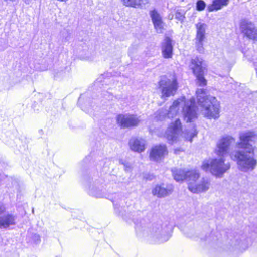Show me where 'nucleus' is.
Masks as SVG:
<instances>
[{
    "label": "nucleus",
    "mask_w": 257,
    "mask_h": 257,
    "mask_svg": "<svg viewBox=\"0 0 257 257\" xmlns=\"http://www.w3.org/2000/svg\"><path fill=\"white\" fill-rule=\"evenodd\" d=\"M229 0H213L212 4L207 7L209 12L218 11L228 5Z\"/></svg>",
    "instance_id": "19"
},
{
    "label": "nucleus",
    "mask_w": 257,
    "mask_h": 257,
    "mask_svg": "<svg viewBox=\"0 0 257 257\" xmlns=\"http://www.w3.org/2000/svg\"><path fill=\"white\" fill-rule=\"evenodd\" d=\"M173 190L172 185H167L166 187H165L164 184L157 185L152 190V193L158 197H164L170 195L172 193Z\"/></svg>",
    "instance_id": "17"
},
{
    "label": "nucleus",
    "mask_w": 257,
    "mask_h": 257,
    "mask_svg": "<svg viewBox=\"0 0 257 257\" xmlns=\"http://www.w3.org/2000/svg\"><path fill=\"white\" fill-rule=\"evenodd\" d=\"M41 242L40 237L39 235L35 234L33 235V244H38Z\"/></svg>",
    "instance_id": "29"
},
{
    "label": "nucleus",
    "mask_w": 257,
    "mask_h": 257,
    "mask_svg": "<svg viewBox=\"0 0 257 257\" xmlns=\"http://www.w3.org/2000/svg\"><path fill=\"white\" fill-rule=\"evenodd\" d=\"M122 4L134 8H141L148 3V0H121Z\"/></svg>",
    "instance_id": "21"
},
{
    "label": "nucleus",
    "mask_w": 257,
    "mask_h": 257,
    "mask_svg": "<svg viewBox=\"0 0 257 257\" xmlns=\"http://www.w3.org/2000/svg\"><path fill=\"white\" fill-rule=\"evenodd\" d=\"M192 178L188 183L189 190L193 193H201L207 192L210 188L211 183L208 178L203 177L200 180V173L198 170L192 173Z\"/></svg>",
    "instance_id": "6"
},
{
    "label": "nucleus",
    "mask_w": 257,
    "mask_h": 257,
    "mask_svg": "<svg viewBox=\"0 0 257 257\" xmlns=\"http://www.w3.org/2000/svg\"><path fill=\"white\" fill-rule=\"evenodd\" d=\"M198 104L201 114L208 119H217L220 116V102L213 96H207L204 89H197L196 92Z\"/></svg>",
    "instance_id": "3"
},
{
    "label": "nucleus",
    "mask_w": 257,
    "mask_h": 257,
    "mask_svg": "<svg viewBox=\"0 0 257 257\" xmlns=\"http://www.w3.org/2000/svg\"><path fill=\"white\" fill-rule=\"evenodd\" d=\"M5 211L4 206L0 203V228H7L15 223V216L8 213H4Z\"/></svg>",
    "instance_id": "13"
},
{
    "label": "nucleus",
    "mask_w": 257,
    "mask_h": 257,
    "mask_svg": "<svg viewBox=\"0 0 257 257\" xmlns=\"http://www.w3.org/2000/svg\"><path fill=\"white\" fill-rule=\"evenodd\" d=\"M218 158L204 160L201 166L202 169L217 177H222L223 175L230 168V163L226 161L224 156Z\"/></svg>",
    "instance_id": "4"
},
{
    "label": "nucleus",
    "mask_w": 257,
    "mask_h": 257,
    "mask_svg": "<svg viewBox=\"0 0 257 257\" xmlns=\"http://www.w3.org/2000/svg\"><path fill=\"white\" fill-rule=\"evenodd\" d=\"M117 122L122 128H132L139 124L141 119L135 114H119L117 117Z\"/></svg>",
    "instance_id": "9"
},
{
    "label": "nucleus",
    "mask_w": 257,
    "mask_h": 257,
    "mask_svg": "<svg viewBox=\"0 0 257 257\" xmlns=\"http://www.w3.org/2000/svg\"><path fill=\"white\" fill-rule=\"evenodd\" d=\"M196 45L197 51L202 53L204 52V48L203 47V42L205 39V35L204 33H197L196 37Z\"/></svg>",
    "instance_id": "23"
},
{
    "label": "nucleus",
    "mask_w": 257,
    "mask_h": 257,
    "mask_svg": "<svg viewBox=\"0 0 257 257\" xmlns=\"http://www.w3.org/2000/svg\"><path fill=\"white\" fill-rule=\"evenodd\" d=\"M56 257H60V256H56Z\"/></svg>",
    "instance_id": "33"
},
{
    "label": "nucleus",
    "mask_w": 257,
    "mask_h": 257,
    "mask_svg": "<svg viewBox=\"0 0 257 257\" xmlns=\"http://www.w3.org/2000/svg\"><path fill=\"white\" fill-rule=\"evenodd\" d=\"M206 7V3L203 0H198L196 3V9L201 11L203 10Z\"/></svg>",
    "instance_id": "26"
},
{
    "label": "nucleus",
    "mask_w": 257,
    "mask_h": 257,
    "mask_svg": "<svg viewBox=\"0 0 257 257\" xmlns=\"http://www.w3.org/2000/svg\"><path fill=\"white\" fill-rule=\"evenodd\" d=\"M245 36L250 39L257 41V33H245Z\"/></svg>",
    "instance_id": "27"
},
{
    "label": "nucleus",
    "mask_w": 257,
    "mask_h": 257,
    "mask_svg": "<svg viewBox=\"0 0 257 257\" xmlns=\"http://www.w3.org/2000/svg\"><path fill=\"white\" fill-rule=\"evenodd\" d=\"M129 146L131 150L141 153L146 148V142L141 138H132L129 141Z\"/></svg>",
    "instance_id": "16"
},
{
    "label": "nucleus",
    "mask_w": 257,
    "mask_h": 257,
    "mask_svg": "<svg viewBox=\"0 0 257 257\" xmlns=\"http://www.w3.org/2000/svg\"><path fill=\"white\" fill-rule=\"evenodd\" d=\"M175 18L179 20V21H182L183 20L184 16L183 13L177 11L175 14Z\"/></svg>",
    "instance_id": "28"
},
{
    "label": "nucleus",
    "mask_w": 257,
    "mask_h": 257,
    "mask_svg": "<svg viewBox=\"0 0 257 257\" xmlns=\"http://www.w3.org/2000/svg\"><path fill=\"white\" fill-rule=\"evenodd\" d=\"M194 171H196V170H186L185 169L174 168L172 169V172L174 178L176 181H183L186 180L189 183L191 178H192V174H190L191 172L192 173Z\"/></svg>",
    "instance_id": "15"
},
{
    "label": "nucleus",
    "mask_w": 257,
    "mask_h": 257,
    "mask_svg": "<svg viewBox=\"0 0 257 257\" xmlns=\"http://www.w3.org/2000/svg\"><path fill=\"white\" fill-rule=\"evenodd\" d=\"M181 113H183L185 120L187 122L191 121L197 117L195 101L194 98L186 100L184 96H181L174 100L170 106L168 111L161 109L154 114V119L163 120L166 117L173 118Z\"/></svg>",
    "instance_id": "2"
},
{
    "label": "nucleus",
    "mask_w": 257,
    "mask_h": 257,
    "mask_svg": "<svg viewBox=\"0 0 257 257\" xmlns=\"http://www.w3.org/2000/svg\"><path fill=\"white\" fill-rule=\"evenodd\" d=\"M109 190L108 185L103 184L101 181L95 182L94 186H90L89 193L97 198H102L105 196L107 191Z\"/></svg>",
    "instance_id": "14"
},
{
    "label": "nucleus",
    "mask_w": 257,
    "mask_h": 257,
    "mask_svg": "<svg viewBox=\"0 0 257 257\" xmlns=\"http://www.w3.org/2000/svg\"><path fill=\"white\" fill-rule=\"evenodd\" d=\"M197 132L196 128L192 126L189 130H186L183 132V137L188 141H192V138L197 135Z\"/></svg>",
    "instance_id": "24"
},
{
    "label": "nucleus",
    "mask_w": 257,
    "mask_h": 257,
    "mask_svg": "<svg viewBox=\"0 0 257 257\" xmlns=\"http://www.w3.org/2000/svg\"><path fill=\"white\" fill-rule=\"evenodd\" d=\"M182 131V125L180 120L177 118L174 122H172L169 125L165 137L170 142H173L178 139Z\"/></svg>",
    "instance_id": "11"
},
{
    "label": "nucleus",
    "mask_w": 257,
    "mask_h": 257,
    "mask_svg": "<svg viewBox=\"0 0 257 257\" xmlns=\"http://www.w3.org/2000/svg\"><path fill=\"white\" fill-rule=\"evenodd\" d=\"M161 97L167 99L174 96L179 88V83L176 75L162 77L159 82Z\"/></svg>",
    "instance_id": "5"
},
{
    "label": "nucleus",
    "mask_w": 257,
    "mask_h": 257,
    "mask_svg": "<svg viewBox=\"0 0 257 257\" xmlns=\"http://www.w3.org/2000/svg\"><path fill=\"white\" fill-rule=\"evenodd\" d=\"M190 67L196 77L197 84L199 86L206 85L207 81L204 77L206 65L203 60L197 57L192 59Z\"/></svg>",
    "instance_id": "8"
},
{
    "label": "nucleus",
    "mask_w": 257,
    "mask_h": 257,
    "mask_svg": "<svg viewBox=\"0 0 257 257\" xmlns=\"http://www.w3.org/2000/svg\"><path fill=\"white\" fill-rule=\"evenodd\" d=\"M168 154V150L165 145H156L153 147L150 153L151 161L160 162Z\"/></svg>",
    "instance_id": "12"
},
{
    "label": "nucleus",
    "mask_w": 257,
    "mask_h": 257,
    "mask_svg": "<svg viewBox=\"0 0 257 257\" xmlns=\"http://www.w3.org/2000/svg\"><path fill=\"white\" fill-rule=\"evenodd\" d=\"M235 143V139L230 136H224L217 142L216 153L218 156L226 155L231 145Z\"/></svg>",
    "instance_id": "10"
},
{
    "label": "nucleus",
    "mask_w": 257,
    "mask_h": 257,
    "mask_svg": "<svg viewBox=\"0 0 257 257\" xmlns=\"http://www.w3.org/2000/svg\"><path fill=\"white\" fill-rule=\"evenodd\" d=\"M151 17L155 28L156 29H161L163 26L162 18L160 15L155 10L151 12Z\"/></svg>",
    "instance_id": "22"
},
{
    "label": "nucleus",
    "mask_w": 257,
    "mask_h": 257,
    "mask_svg": "<svg viewBox=\"0 0 257 257\" xmlns=\"http://www.w3.org/2000/svg\"><path fill=\"white\" fill-rule=\"evenodd\" d=\"M239 141L236 146L239 150L232 152L230 157L236 162L238 168L243 172L253 171L257 165V160L255 158L256 147L254 143L257 140V133L247 131L241 132L239 136Z\"/></svg>",
    "instance_id": "1"
},
{
    "label": "nucleus",
    "mask_w": 257,
    "mask_h": 257,
    "mask_svg": "<svg viewBox=\"0 0 257 257\" xmlns=\"http://www.w3.org/2000/svg\"><path fill=\"white\" fill-rule=\"evenodd\" d=\"M240 29L241 32H255L256 31L254 24L247 20H243L241 21Z\"/></svg>",
    "instance_id": "20"
},
{
    "label": "nucleus",
    "mask_w": 257,
    "mask_h": 257,
    "mask_svg": "<svg viewBox=\"0 0 257 257\" xmlns=\"http://www.w3.org/2000/svg\"><path fill=\"white\" fill-rule=\"evenodd\" d=\"M124 165L125 167V170L128 171L131 169V165L129 163H126L124 164Z\"/></svg>",
    "instance_id": "31"
},
{
    "label": "nucleus",
    "mask_w": 257,
    "mask_h": 257,
    "mask_svg": "<svg viewBox=\"0 0 257 257\" xmlns=\"http://www.w3.org/2000/svg\"><path fill=\"white\" fill-rule=\"evenodd\" d=\"M232 247H236V246H238L240 244V242L237 240H235V241H232Z\"/></svg>",
    "instance_id": "30"
},
{
    "label": "nucleus",
    "mask_w": 257,
    "mask_h": 257,
    "mask_svg": "<svg viewBox=\"0 0 257 257\" xmlns=\"http://www.w3.org/2000/svg\"><path fill=\"white\" fill-rule=\"evenodd\" d=\"M162 52L165 58H170L173 54V45L170 38L166 37L162 43Z\"/></svg>",
    "instance_id": "18"
},
{
    "label": "nucleus",
    "mask_w": 257,
    "mask_h": 257,
    "mask_svg": "<svg viewBox=\"0 0 257 257\" xmlns=\"http://www.w3.org/2000/svg\"><path fill=\"white\" fill-rule=\"evenodd\" d=\"M143 236L148 240L156 243H161L168 240L164 235L162 225L159 224L151 225L143 230Z\"/></svg>",
    "instance_id": "7"
},
{
    "label": "nucleus",
    "mask_w": 257,
    "mask_h": 257,
    "mask_svg": "<svg viewBox=\"0 0 257 257\" xmlns=\"http://www.w3.org/2000/svg\"><path fill=\"white\" fill-rule=\"evenodd\" d=\"M180 150H175V154H178V151H179Z\"/></svg>",
    "instance_id": "32"
},
{
    "label": "nucleus",
    "mask_w": 257,
    "mask_h": 257,
    "mask_svg": "<svg viewBox=\"0 0 257 257\" xmlns=\"http://www.w3.org/2000/svg\"><path fill=\"white\" fill-rule=\"evenodd\" d=\"M196 28L197 29V32H205L206 30L207 25L205 23H198L196 24Z\"/></svg>",
    "instance_id": "25"
}]
</instances>
